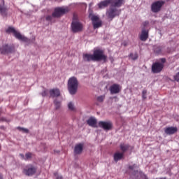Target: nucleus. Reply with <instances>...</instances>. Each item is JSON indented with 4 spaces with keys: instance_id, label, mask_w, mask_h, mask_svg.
Segmentation results:
<instances>
[{
    "instance_id": "obj_36",
    "label": "nucleus",
    "mask_w": 179,
    "mask_h": 179,
    "mask_svg": "<svg viewBox=\"0 0 179 179\" xmlns=\"http://www.w3.org/2000/svg\"><path fill=\"white\" fill-rule=\"evenodd\" d=\"M141 176L143 177V179H148V177L146 176V175H145L143 173H141Z\"/></svg>"
},
{
    "instance_id": "obj_27",
    "label": "nucleus",
    "mask_w": 179,
    "mask_h": 179,
    "mask_svg": "<svg viewBox=\"0 0 179 179\" xmlns=\"http://www.w3.org/2000/svg\"><path fill=\"white\" fill-rule=\"evenodd\" d=\"M32 154L31 152H27L25 154V160H29V159H31Z\"/></svg>"
},
{
    "instance_id": "obj_21",
    "label": "nucleus",
    "mask_w": 179,
    "mask_h": 179,
    "mask_svg": "<svg viewBox=\"0 0 179 179\" xmlns=\"http://www.w3.org/2000/svg\"><path fill=\"white\" fill-rule=\"evenodd\" d=\"M109 4H110V0H105L103 1L100 2L98 4V6L100 9H102L103 8L107 7Z\"/></svg>"
},
{
    "instance_id": "obj_5",
    "label": "nucleus",
    "mask_w": 179,
    "mask_h": 179,
    "mask_svg": "<svg viewBox=\"0 0 179 179\" xmlns=\"http://www.w3.org/2000/svg\"><path fill=\"white\" fill-rule=\"evenodd\" d=\"M121 13V10L117 9L116 7L110 6L109 9L106 12V15L111 20L117 16H119Z\"/></svg>"
},
{
    "instance_id": "obj_12",
    "label": "nucleus",
    "mask_w": 179,
    "mask_h": 179,
    "mask_svg": "<svg viewBox=\"0 0 179 179\" xmlns=\"http://www.w3.org/2000/svg\"><path fill=\"white\" fill-rule=\"evenodd\" d=\"M122 90V87L118 84H113L110 87L111 94H118Z\"/></svg>"
},
{
    "instance_id": "obj_11",
    "label": "nucleus",
    "mask_w": 179,
    "mask_h": 179,
    "mask_svg": "<svg viewBox=\"0 0 179 179\" xmlns=\"http://www.w3.org/2000/svg\"><path fill=\"white\" fill-rule=\"evenodd\" d=\"M99 126L101 128H103L104 130H110L113 127V124L111 122H104V121H100L99 122Z\"/></svg>"
},
{
    "instance_id": "obj_38",
    "label": "nucleus",
    "mask_w": 179,
    "mask_h": 179,
    "mask_svg": "<svg viewBox=\"0 0 179 179\" xmlns=\"http://www.w3.org/2000/svg\"><path fill=\"white\" fill-rule=\"evenodd\" d=\"M20 156L23 160H25L24 155L23 154H20Z\"/></svg>"
},
{
    "instance_id": "obj_7",
    "label": "nucleus",
    "mask_w": 179,
    "mask_h": 179,
    "mask_svg": "<svg viewBox=\"0 0 179 179\" xmlns=\"http://www.w3.org/2000/svg\"><path fill=\"white\" fill-rule=\"evenodd\" d=\"M89 17L92 22V25L94 29L102 27V21L99 19V16L90 13Z\"/></svg>"
},
{
    "instance_id": "obj_4",
    "label": "nucleus",
    "mask_w": 179,
    "mask_h": 179,
    "mask_svg": "<svg viewBox=\"0 0 179 179\" xmlns=\"http://www.w3.org/2000/svg\"><path fill=\"white\" fill-rule=\"evenodd\" d=\"M6 34H13V36H14L17 39H18V40H20V41H24V42H26V43H27V42L29 41V40L27 37H25V36L21 35V34H20V32L17 31H16L13 27H9L6 30Z\"/></svg>"
},
{
    "instance_id": "obj_35",
    "label": "nucleus",
    "mask_w": 179,
    "mask_h": 179,
    "mask_svg": "<svg viewBox=\"0 0 179 179\" xmlns=\"http://www.w3.org/2000/svg\"><path fill=\"white\" fill-rule=\"evenodd\" d=\"M48 94V91L47 90H44L43 92H42V96H45Z\"/></svg>"
},
{
    "instance_id": "obj_15",
    "label": "nucleus",
    "mask_w": 179,
    "mask_h": 179,
    "mask_svg": "<svg viewBox=\"0 0 179 179\" xmlns=\"http://www.w3.org/2000/svg\"><path fill=\"white\" fill-rule=\"evenodd\" d=\"M111 6L115 8H120L122 6L124 2V0H110Z\"/></svg>"
},
{
    "instance_id": "obj_25",
    "label": "nucleus",
    "mask_w": 179,
    "mask_h": 179,
    "mask_svg": "<svg viewBox=\"0 0 179 179\" xmlns=\"http://www.w3.org/2000/svg\"><path fill=\"white\" fill-rule=\"evenodd\" d=\"M129 57L133 59V60H136L138 59V55L137 53H135V54H133V53H131Z\"/></svg>"
},
{
    "instance_id": "obj_41",
    "label": "nucleus",
    "mask_w": 179,
    "mask_h": 179,
    "mask_svg": "<svg viewBox=\"0 0 179 179\" xmlns=\"http://www.w3.org/2000/svg\"><path fill=\"white\" fill-rule=\"evenodd\" d=\"M160 179H166V178H160Z\"/></svg>"
},
{
    "instance_id": "obj_8",
    "label": "nucleus",
    "mask_w": 179,
    "mask_h": 179,
    "mask_svg": "<svg viewBox=\"0 0 179 179\" xmlns=\"http://www.w3.org/2000/svg\"><path fill=\"white\" fill-rule=\"evenodd\" d=\"M164 4L165 1H155L151 6V10L155 13H159Z\"/></svg>"
},
{
    "instance_id": "obj_6",
    "label": "nucleus",
    "mask_w": 179,
    "mask_h": 179,
    "mask_svg": "<svg viewBox=\"0 0 179 179\" xmlns=\"http://www.w3.org/2000/svg\"><path fill=\"white\" fill-rule=\"evenodd\" d=\"M84 26L83 24L77 20L73 18V22L71 23V30L73 33L81 32L83 30Z\"/></svg>"
},
{
    "instance_id": "obj_31",
    "label": "nucleus",
    "mask_w": 179,
    "mask_h": 179,
    "mask_svg": "<svg viewBox=\"0 0 179 179\" xmlns=\"http://www.w3.org/2000/svg\"><path fill=\"white\" fill-rule=\"evenodd\" d=\"M149 24V22L148 21H145L143 23V28L142 29H145L146 28V27Z\"/></svg>"
},
{
    "instance_id": "obj_37",
    "label": "nucleus",
    "mask_w": 179,
    "mask_h": 179,
    "mask_svg": "<svg viewBox=\"0 0 179 179\" xmlns=\"http://www.w3.org/2000/svg\"><path fill=\"white\" fill-rule=\"evenodd\" d=\"M160 61L162 62L161 64H164L166 62V60L165 58H162V59H160Z\"/></svg>"
},
{
    "instance_id": "obj_14",
    "label": "nucleus",
    "mask_w": 179,
    "mask_h": 179,
    "mask_svg": "<svg viewBox=\"0 0 179 179\" xmlns=\"http://www.w3.org/2000/svg\"><path fill=\"white\" fill-rule=\"evenodd\" d=\"M164 131L167 135H174V134H176V132H178V128L176 127H166L164 129Z\"/></svg>"
},
{
    "instance_id": "obj_17",
    "label": "nucleus",
    "mask_w": 179,
    "mask_h": 179,
    "mask_svg": "<svg viewBox=\"0 0 179 179\" xmlns=\"http://www.w3.org/2000/svg\"><path fill=\"white\" fill-rule=\"evenodd\" d=\"M36 171V169L34 166H31L27 169H24L23 171V173L26 176H33V174H35Z\"/></svg>"
},
{
    "instance_id": "obj_22",
    "label": "nucleus",
    "mask_w": 179,
    "mask_h": 179,
    "mask_svg": "<svg viewBox=\"0 0 179 179\" xmlns=\"http://www.w3.org/2000/svg\"><path fill=\"white\" fill-rule=\"evenodd\" d=\"M124 157V152H116L114 155V160L115 162H119V160H121V159H123Z\"/></svg>"
},
{
    "instance_id": "obj_16",
    "label": "nucleus",
    "mask_w": 179,
    "mask_h": 179,
    "mask_svg": "<svg viewBox=\"0 0 179 179\" xmlns=\"http://www.w3.org/2000/svg\"><path fill=\"white\" fill-rule=\"evenodd\" d=\"M50 95L52 98L58 97L60 96V90L58 88L52 89L49 91Z\"/></svg>"
},
{
    "instance_id": "obj_3",
    "label": "nucleus",
    "mask_w": 179,
    "mask_h": 179,
    "mask_svg": "<svg viewBox=\"0 0 179 179\" xmlns=\"http://www.w3.org/2000/svg\"><path fill=\"white\" fill-rule=\"evenodd\" d=\"M79 83L76 77H71L68 80V90L71 94H75L78 88Z\"/></svg>"
},
{
    "instance_id": "obj_10",
    "label": "nucleus",
    "mask_w": 179,
    "mask_h": 179,
    "mask_svg": "<svg viewBox=\"0 0 179 179\" xmlns=\"http://www.w3.org/2000/svg\"><path fill=\"white\" fill-rule=\"evenodd\" d=\"M164 67V64H161L160 62H155L152 66V71L154 73H160Z\"/></svg>"
},
{
    "instance_id": "obj_9",
    "label": "nucleus",
    "mask_w": 179,
    "mask_h": 179,
    "mask_svg": "<svg viewBox=\"0 0 179 179\" xmlns=\"http://www.w3.org/2000/svg\"><path fill=\"white\" fill-rule=\"evenodd\" d=\"M15 51V47L13 45H3L1 48H0V52L1 54H8V53H11Z\"/></svg>"
},
{
    "instance_id": "obj_30",
    "label": "nucleus",
    "mask_w": 179,
    "mask_h": 179,
    "mask_svg": "<svg viewBox=\"0 0 179 179\" xmlns=\"http://www.w3.org/2000/svg\"><path fill=\"white\" fill-rule=\"evenodd\" d=\"M68 106H69V108L70 110H74V106H73V104L71 102H70V103H69Z\"/></svg>"
},
{
    "instance_id": "obj_19",
    "label": "nucleus",
    "mask_w": 179,
    "mask_h": 179,
    "mask_svg": "<svg viewBox=\"0 0 179 179\" xmlns=\"http://www.w3.org/2000/svg\"><path fill=\"white\" fill-rule=\"evenodd\" d=\"M83 150V144L79 143L75 146L74 153H76V155H80Z\"/></svg>"
},
{
    "instance_id": "obj_29",
    "label": "nucleus",
    "mask_w": 179,
    "mask_h": 179,
    "mask_svg": "<svg viewBox=\"0 0 179 179\" xmlns=\"http://www.w3.org/2000/svg\"><path fill=\"white\" fill-rule=\"evenodd\" d=\"M147 90H143L142 92V96L143 99H145L147 98Z\"/></svg>"
},
{
    "instance_id": "obj_39",
    "label": "nucleus",
    "mask_w": 179,
    "mask_h": 179,
    "mask_svg": "<svg viewBox=\"0 0 179 179\" xmlns=\"http://www.w3.org/2000/svg\"><path fill=\"white\" fill-rule=\"evenodd\" d=\"M138 171H134V176H136V174H138Z\"/></svg>"
},
{
    "instance_id": "obj_40",
    "label": "nucleus",
    "mask_w": 179,
    "mask_h": 179,
    "mask_svg": "<svg viewBox=\"0 0 179 179\" xmlns=\"http://www.w3.org/2000/svg\"><path fill=\"white\" fill-rule=\"evenodd\" d=\"M2 178H3L2 174L0 173V179H2Z\"/></svg>"
},
{
    "instance_id": "obj_23",
    "label": "nucleus",
    "mask_w": 179,
    "mask_h": 179,
    "mask_svg": "<svg viewBox=\"0 0 179 179\" xmlns=\"http://www.w3.org/2000/svg\"><path fill=\"white\" fill-rule=\"evenodd\" d=\"M7 11H8V9L6 7H4V2H3V5L2 6L0 5V13L2 16L6 17Z\"/></svg>"
},
{
    "instance_id": "obj_32",
    "label": "nucleus",
    "mask_w": 179,
    "mask_h": 179,
    "mask_svg": "<svg viewBox=\"0 0 179 179\" xmlns=\"http://www.w3.org/2000/svg\"><path fill=\"white\" fill-rule=\"evenodd\" d=\"M176 81L179 82V72L174 76Z\"/></svg>"
},
{
    "instance_id": "obj_13",
    "label": "nucleus",
    "mask_w": 179,
    "mask_h": 179,
    "mask_svg": "<svg viewBox=\"0 0 179 179\" xmlns=\"http://www.w3.org/2000/svg\"><path fill=\"white\" fill-rule=\"evenodd\" d=\"M141 41H146L149 38V30L142 29L141 34L139 36Z\"/></svg>"
},
{
    "instance_id": "obj_34",
    "label": "nucleus",
    "mask_w": 179,
    "mask_h": 179,
    "mask_svg": "<svg viewBox=\"0 0 179 179\" xmlns=\"http://www.w3.org/2000/svg\"><path fill=\"white\" fill-rule=\"evenodd\" d=\"M55 177H56V179H62V176H59L57 173H54Z\"/></svg>"
},
{
    "instance_id": "obj_28",
    "label": "nucleus",
    "mask_w": 179,
    "mask_h": 179,
    "mask_svg": "<svg viewBox=\"0 0 179 179\" xmlns=\"http://www.w3.org/2000/svg\"><path fill=\"white\" fill-rule=\"evenodd\" d=\"M104 99H105V95H101L97 97V101L99 102H103Z\"/></svg>"
},
{
    "instance_id": "obj_20",
    "label": "nucleus",
    "mask_w": 179,
    "mask_h": 179,
    "mask_svg": "<svg viewBox=\"0 0 179 179\" xmlns=\"http://www.w3.org/2000/svg\"><path fill=\"white\" fill-rule=\"evenodd\" d=\"M129 148H131V150H133V149H134V147H131L129 144H125V143L120 144V149L122 152H123L122 153H124L125 152H127V150H129Z\"/></svg>"
},
{
    "instance_id": "obj_26",
    "label": "nucleus",
    "mask_w": 179,
    "mask_h": 179,
    "mask_svg": "<svg viewBox=\"0 0 179 179\" xmlns=\"http://www.w3.org/2000/svg\"><path fill=\"white\" fill-rule=\"evenodd\" d=\"M17 129L20 131H22V132H24V134H29V129H27L22 128L20 127H18Z\"/></svg>"
},
{
    "instance_id": "obj_2",
    "label": "nucleus",
    "mask_w": 179,
    "mask_h": 179,
    "mask_svg": "<svg viewBox=\"0 0 179 179\" xmlns=\"http://www.w3.org/2000/svg\"><path fill=\"white\" fill-rule=\"evenodd\" d=\"M69 11V8H63V7H58L55 8L54 12L51 15H48L46 17V20L47 21H51L52 17L55 18H59L65 13H68Z\"/></svg>"
},
{
    "instance_id": "obj_1",
    "label": "nucleus",
    "mask_w": 179,
    "mask_h": 179,
    "mask_svg": "<svg viewBox=\"0 0 179 179\" xmlns=\"http://www.w3.org/2000/svg\"><path fill=\"white\" fill-rule=\"evenodd\" d=\"M107 58L108 57L104 55V52L100 49L95 50L93 55L85 54L83 55V59L85 62H100L102 60L106 62Z\"/></svg>"
},
{
    "instance_id": "obj_18",
    "label": "nucleus",
    "mask_w": 179,
    "mask_h": 179,
    "mask_svg": "<svg viewBox=\"0 0 179 179\" xmlns=\"http://www.w3.org/2000/svg\"><path fill=\"white\" fill-rule=\"evenodd\" d=\"M87 123L92 127H94V128H97L98 126H97V120L96 118L94 117H90L87 121Z\"/></svg>"
},
{
    "instance_id": "obj_24",
    "label": "nucleus",
    "mask_w": 179,
    "mask_h": 179,
    "mask_svg": "<svg viewBox=\"0 0 179 179\" xmlns=\"http://www.w3.org/2000/svg\"><path fill=\"white\" fill-rule=\"evenodd\" d=\"M54 104H55V108L57 110V109H59V108H60V106H61V101H57V99H55V100L54 101Z\"/></svg>"
},
{
    "instance_id": "obj_33",
    "label": "nucleus",
    "mask_w": 179,
    "mask_h": 179,
    "mask_svg": "<svg viewBox=\"0 0 179 179\" xmlns=\"http://www.w3.org/2000/svg\"><path fill=\"white\" fill-rule=\"evenodd\" d=\"M136 164H134V165H131V166H129V170H135V169L136 168Z\"/></svg>"
}]
</instances>
